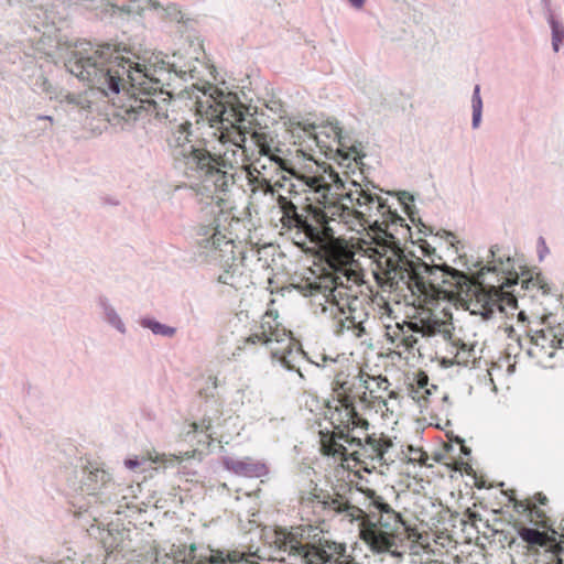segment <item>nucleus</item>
Returning <instances> with one entry per match:
<instances>
[{"mask_svg":"<svg viewBox=\"0 0 564 564\" xmlns=\"http://www.w3.org/2000/svg\"><path fill=\"white\" fill-rule=\"evenodd\" d=\"M351 208L343 204H300L296 196L279 195L276 207L281 229L302 249L312 245L321 250L327 268L325 273L310 283L311 295L321 296L322 313L334 321L338 335L350 333L360 338L366 333L368 315L362 300L352 291L364 279V262L368 261L373 272L376 257L372 251L383 252L384 245L362 248L352 239L336 237L337 227L346 225L350 230L371 229L387 234L391 227L403 226L404 219L393 212L386 199L360 184L352 183L346 193Z\"/></svg>","mask_w":564,"mask_h":564,"instance_id":"nucleus-1","label":"nucleus"},{"mask_svg":"<svg viewBox=\"0 0 564 564\" xmlns=\"http://www.w3.org/2000/svg\"><path fill=\"white\" fill-rule=\"evenodd\" d=\"M247 108L242 104L217 102L215 118L210 119L207 140L210 150L196 148L191 137V123L177 126L167 139L169 148L180 167L188 177L200 181L206 195L214 198L218 193H226L235 184L239 167H245L250 183L258 182L264 194L275 195L274 186L265 178L256 177L251 166H245L246 128L242 126Z\"/></svg>","mask_w":564,"mask_h":564,"instance_id":"nucleus-2","label":"nucleus"},{"mask_svg":"<svg viewBox=\"0 0 564 564\" xmlns=\"http://www.w3.org/2000/svg\"><path fill=\"white\" fill-rule=\"evenodd\" d=\"M65 66L69 73L105 95L126 93L128 102L122 105V118L126 120L150 116L156 110V102L150 98L151 90H155L154 83L145 68L110 45L98 48L89 45V50L75 51Z\"/></svg>","mask_w":564,"mask_h":564,"instance_id":"nucleus-3","label":"nucleus"},{"mask_svg":"<svg viewBox=\"0 0 564 564\" xmlns=\"http://www.w3.org/2000/svg\"><path fill=\"white\" fill-rule=\"evenodd\" d=\"M382 250L381 253L372 251L377 259L373 268L377 283L383 290L398 292L405 300L410 293L412 305L427 306L441 294H458L468 288L469 278L447 264H427L390 246H383Z\"/></svg>","mask_w":564,"mask_h":564,"instance_id":"nucleus-4","label":"nucleus"},{"mask_svg":"<svg viewBox=\"0 0 564 564\" xmlns=\"http://www.w3.org/2000/svg\"><path fill=\"white\" fill-rule=\"evenodd\" d=\"M386 377H371L358 371L350 373L339 371L332 383V395L326 402L325 416L335 427L360 429L367 432L369 421L365 412H359L355 405L358 399L362 409L375 410L382 416L388 412L389 401L398 399V393L390 389Z\"/></svg>","mask_w":564,"mask_h":564,"instance_id":"nucleus-5","label":"nucleus"},{"mask_svg":"<svg viewBox=\"0 0 564 564\" xmlns=\"http://www.w3.org/2000/svg\"><path fill=\"white\" fill-rule=\"evenodd\" d=\"M278 313L267 311L261 317L258 330L242 339L238 349H246L249 345H264L271 357L282 365L290 367V355L295 346L292 333L278 321Z\"/></svg>","mask_w":564,"mask_h":564,"instance_id":"nucleus-6","label":"nucleus"},{"mask_svg":"<svg viewBox=\"0 0 564 564\" xmlns=\"http://www.w3.org/2000/svg\"><path fill=\"white\" fill-rule=\"evenodd\" d=\"M440 323L436 319L423 318L420 322H405L387 328V340L390 350L406 362L414 361L422 357L420 341L425 336L433 335L440 330Z\"/></svg>","mask_w":564,"mask_h":564,"instance_id":"nucleus-7","label":"nucleus"},{"mask_svg":"<svg viewBox=\"0 0 564 564\" xmlns=\"http://www.w3.org/2000/svg\"><path fill=\"white\" fill-rule=\"evenodd\" d=\"M360 539L376 553H383L397 546L404 521L394 509L377 514V518L366 517L359 519Z\"/></svg>","mask_w":564,"mask_h":564,"instance_id":"nucleus-8","label":"nucleus"},{"mask_svg":"<svg viewBox=\"0 0 564 564\" xmlns=\"http://www.w3.org/2000/svg\"><path fill=\"white\" fill-rule=\"evenodd\" d=\"M251 139L256 147L258 148L259 154L268 156L271 161L276 163V165L293 176V178L283 177V183H276L280 187H288V197L296 196V187L305 186L314 188L317 193H325V191H329L330 183L326 181L325 176H306L305 174L296 173L291 167V162L288 159H284L280 155V149L272 147V139L264 132L254 131L251 134ZM278 194L276 196H279ZM285 196L284 194H282ZM278 197H275L276 199Z\"/></svg>","mask_w":564,"mask_h":564,"instance_id":"nucleus-9","label":"nucleus"},{"mask_svg":"<svg viewBox=\"0 0 564 564\" xmlns=\"http://www.w3.org/2000/svg\"><path fill=\"white\" fill-rule=\"evenodd\" d=\"M392 446L390 438L380 435H368L365 443L355 437V446L349 453V463L344 464V468L359 471L360 469L369 471L376 468V464L387 463L386 454Z\"/></svg>","mask_w":564,"mask_h":564,"instance_id":"nucleus-10","label":"nucleus"},{"mask_svg":"<svg viewBox=\"0 0 564 564\" xmlns=\"http://www.w3.org/2000/svg\"><path fill=\"white\" fill-rule=\"evenodd\" d=\"M519 283H521V289L533 292L532 296L536 293L544 295L550 292L549 284L539 273L535 275L530 274L529 276L527 274H522L521 279L518 275L513 279H506V282L497 286L492 285L487 292L482 290L481 293L477 294V302H484V312H481V314L487 315L492 313L496 306L501 308V304L499 302L502 301L503 295L509 294L508 291H506V288L518 285Z\"/></svg>","mask_w":564,"mask_h":564,"instance_id":"nucleus-11","label":"nucleus"},{"mask_svg":"<svg viewBox=\"0 0 564 564\" xmlns=\"http://www.w3.org/2000/svg\"><path fill=\"white\" fill-rule=\"evenodd\" d=\"M334 427V431H319L321 453L330 457L335 463H339L344 468V464L349 463L352 447L355 446V437H350L348 432L358 429Z\"/></svg>","mask_w":564,"mask_h":564,"instance_id":"nucleus-12","label":"nucleus"},{"mask_svg":"<svg viewBox=\"0 0 564 564\" xmlns=\"http://www.w3.org/2000/svg\"><path fill=\"white\" fill-rule=\"evenodd\" d=\"M301 500L321 503L324 509L333 510L338 513L345 512L350 520H359L365 514L362 509L350 505L346 497L339 494L332 495L329 492H325L317 487H314L307 496L303 495Z\"/></svg>","mask_w":564,"mask_h":564,"instance_id":"nucleus-13","label":"nucleus"},{"mask_svg":"<svg viewBox=\"0 0 564 564\" xmlns=\"http://www.w3.org/2000/svg\"><path fill=\"white\" fill-rule=\"evenodd\" d=\"M519 536L528 543L529 549L533 550L535 546L543 547L546 553H550L549 564H563L562 554L564 549L558 543L554 535H549L545 532H540L535 529L520 527L518 529Z\"/></svg>","mask_w":564,"mask_h":564,"instance_id":"nucleus-14","label":"nucleus"},{"mask_svg":"<svg viewBox=\"0 0 564 564\" xmlns=\"http://www.w3.org/2000/svg\"><path fill=\"white\" fill-rule=\"evenodd\" d=\"M531 348L530 354L539 358L541 361L553 358L557 348L562 346L563 338L555 327H543L535 329L530 335Z\"/></svg>","mask_w":564,"mask_h":564,"instance_id":"nucleus-15","label":"nucleus"},{"mask_svg":"<svg viewBox=\"0 0 564 564\" xmlns=\"http://www.w3.org/2000/svg\"><path fill=\"white\" fill-rule=\"evenodd\" d=\"M322 176H325L326 181L330 183L329 186V191H325V193L321 192V193H317L314 191V188H311V187H307L311 192L315 193L318 195V197L316 198V203H312V205H325V202H327L328 204H337L335 202V195H339L337 193V191L344 188V183L341 182L338 173L334 172L333 170H330L328 173L327 171H324V174ZM296 198H297V202L300 204H311L310 202V198H305V202H302L301 197L299 196V194L296 193Z\"/></svg>","mask_w":564,"mask_h":564,"instance_id":"nucleus-16","label":"nucleus"},{"mask_svg":"<svg viewBox=\"0 0 564 564\" xmlns=\"http://www.w3.org/2000/svg\"><path fill=\"white\" fill-rule=\"evenodd\" d=\"M332 131L334 133V142H336L337 148V156H338V163L340 165H345L347 167L351 166V162H354L355 166L358 167L361 163L362 158L365 154L361 152V150L355 145L345 148L340 142V129L338 127H332Z\"/></svg>","mask_w":564,"mask_h":564,"instance_id":"nucleus-17","label":"nucleus"},{"mask_svg":"<svg viewBox=\"0 0 564 564\" xmlns=\"http://www.w3.org/2000/svg\"><path fill=\"white\" fill-rule=\"evenodd\" d=\"M209 242L215 252H218L215 253V258L223 259L230 256V258L235 260V243L231 238H228L225 234L216 229L210 237Z\"/></svg>","mask_w":564,"mask_h":564,"instance_id":"nucleus-18","label":"nucleus"},{"mask_svg":"<svg viewBox=\"0 0 564 564\" xmlns=\"http://www.w3.org/2000/svg\"><path fill=\"white\" fill-rule=\"evenodd\" d=\"M453 347L455 348L454 352V362L459 366H469L474 365L477 359V352L474 345H468L465 343H454Z\"/></svg>","mask_w":564,"mask_h":564,"instance_id":"nucleus-19","label":"nucleus"},{"mask_svg":"<svg viewBox=\"0 0 564 564\" xmlns=\"http://www.w3.org/2000/svg\"><path fill=\"white\" fill-rule=\"evenodd\" d=\"M366 496L369 499V513H366V517H369L370 519H375L377 518V514L393 509L391 505L375 490L368 489L366 491Z\"/></svg>","mask_w":564,"mask_h":564,"instance_id":"nucleus-20","label":"nucleus"},{"mask_svg":"<svg viewBox=\"0 0 564 564\" xmlns=\"http://www.w3.org/2000/svg\"><path fill=\"white\" fill-rule=\"evenodd\" d=\"M429 377L424 372H420L416 379V388L412 386L411 395L417 402L425 401L430 394L427 389Z\"/></svg>","mask_w":564,"mask_h":564,"instance_id":"nucleus-21","label":"nucleus"},{"mask_svg":"<svg viewBox=\"0 0 564 564\" xmlns=\"http://www.w3.org/2000/svg\"><path fill=\"white\" fill-rule=\"evenodd\" d=\"M406 458L409 463L419 464L420 466H432L427 464L429 455L422 448L409 446L406 451Z\"/></svg>","mask_w":564,"mask_h":564,"instance_id":"nucleus-22","label":"nucleus"},{"mask_svg":"<svg viewBox=\"0 0 564 564\" xmlns=\"http://www.w3.org/2000/svg\"><path fill=\"white\" fill-rule=\"evenodd\" d=\"M530 521L536 525H545L547 517L545 512L533 502L529 512Z\"/></svg>","mask_w":564,"mask_h":564,"instance_id":"nucleus-23","label":"nucleus"},{"mask_svg":"<svg viewBox=\"0 0 564 564\" xmlns=\"http://www.w3.org/2000/svg\"><path fill=\"white\" fill-rule=\"evenodd\" d=\"M238 271H239L238 264L231 263L229 265V269L226 270L224 273H221L218 276V281L224 284L235 285V283H236L235 275Z\"/></svg>","mask_w":564,"mask_h":564,"instance_id":"nucleus-24","label":"nucleus"},{"mask_svg":"<svg viewBox=\"0 0 564 564\" xmlns=\"http://www.w3.org/2000/svg\"><path fill=\"white\" fill-rule=\"evenodd\" d=\"M511 502L513 506V510L519 513H529L530 509L532 508L533 500L530 498L519 500L517 498H511Z\"/></svg>","mask_w":564,"mask_h":564,"instance_id":"nucleus-25","label":"nucleus"},{"mask_svg":"<svg viewBox=\"0 0 564 564\" xmlns=\"http://www.w3.org/2000/svg\"><path fill=\"white\" fill-rule=\"evenodd\" d=\"M149 328H151V330L154 333V334H159V335H163V336H173L175 334V328L173 327H170V326H166V325H163L159 322H150L148 324Z\"/></svg>","mask_w":564,"mask_h":564,"instance_id":"nucleus-26","label":"nucleus"},{"mask_svg":"<svg viewBox=\"0 0 564 564\" xmlns=\"http://www.w3.org/2000/svg\"><path fill=\"white\" fill-rule=\"evenodd\" d=\"M552 34H553V39H552L553 48L555 52H557L558 45L562 42V40L564 39V31L560 30V28L557 26V24L555 22H552Z\"/></svg>","mask_w":564,"mask_h":564,"instance_id":"nucleus-27","label":"nucleus"},{"mask_svg":"<svg viewBox=\"0 0 564 564\" xmlns=\"http://www.w3.org/2000/svg\"><path fill=\"white\" fill-rule=\"evenodd\" d=\"M402 531L406 534V539L413 543L419 542V540L421 539V533L417 531V529L410 528L405 523L401 528V532Z\"/></svg>","mask_w":564,"mask_h":564,"instance_id":"nucleus-28","label":"nucleus"},{"mask_svg":"<svg viewBox=\"0 0 564 564\" xmlns=\"http://www.w3.org/2000/svg\"><path fill=\"white\" fill-rule=\"evenodd\" d=\"M482 102L480 98V89L479 86L475 87L474 95H473V110L479 109L481 110Z\"/></svg>","mask_w":564,"mask_h":564,"instance_id":"nucleus-29","label":"nucleus"},{"mask_svg":"<svg viewBox=\"0 0 564 564\" xmlns=\"http://www.w3.org/2000/svg\"><path fill=\"white\" fill-rule=\"evenodd\" d=\"M400 202L404 205L405 209H409L408 202H413V196L406 192H403L400 196Z\"/></svg>","mask_w":564,"mask_h":564,"instance_id":"nucleus-30","label":"nucleus"},{"mask_svg":"<svg viewBox=\"0 0 564 564\" xmlns=\"http://www.w3.org/2000/svg\"><path fill=\"white\" fill-rule=\"evenodd\" d=\"M531 499L534 501L535 505L536 502H539L540 505H545L547 502L546 496L543 495L542 492L535 494Z\"/></svg>","mask_w":564,"mask_h":564,"instance_id":"nucleus-31","label":"nucleus"},{"mask_svg":"<svg viewBox=\"0 0 564 564\" xmlns=\"http://www.w3.org/2000/svg\"><path fill=\"white\" fill-rule=\"evenodd\" d=\"M481 118V110L475 109L473 110V126L474 128H477Z\"/></svg>","mask_w":564,"mask_h":564,"instance_id":"nucleus-32","label":"nucleus"},{"mask_svg":"<svg viewBox=\"0 0 564 564\" xmlns=\"http://www.w3.org/2000/svg\"><path fill=\"white\" fill-rule=\"evenodd\" d=\"M354 7L361 8L365 3V0H348Z\"/></svg>","mask_w":564,"mask_h":564,"instance_id":"nucleus-33","label":"nucleus"},{"mask_svg":"<svg viewBox=\"0 0 564 564\" xmlns=\"http://www.w3.org/2000/svg\"><path fill=\"white\" fill-rule=\"evenodd\" d=\"M208 381L210 382V384L213 386L214 389L217 388V377L215 376H209L208 377Z\"/></svg>","mask_w":564,"mask_h":564,"instance_id":"nucleus-34","label":"nucleus"},{"mask_svg":"<svg viewBox=\"0 0 564 564\" xmlns=\"http://www.w3.org/2000/svg\"><path fill=\"white\" fill-rule=\"evenodd\" d=\"M126 465L129 467V468H134L135 466H138V462L137 460H127L126 462Z\"/></svg>","mask_w":564,"mask_h":564,"instance_id":"nucleus-35","label":"nucleus"},{"mask_svg":"<svg viewBox=\"0 0 564 564\" xmlns=\"http://www.w3.org/2000/svg\"><path fill=\"white\" fill-rule=\"evenodd\" d=\"M506 495L508 496V499H509L510 502H511V498H516V491L514 490H509V492H506Z\"/></svg>","mask_w":564,"mask_h":564,"instance_id":"nucleus-36","label":"nucleus"},{"mask_svg":"<svg viewBox=\"0 0 564 564\" xmlns=\"http://www.w3.org/2000/svg\"><path fill=\"white\" fill-rule=\"evenodd\" d=\"M512 302H516V299H514V297H510V299H508L507 304H511Z\"/></svg>","mask_w":564,"mask_h":564,"instance_id":"nucleus-37","label":"nucleus"},{"mask_svg":"<svg viewBox=\"0 0 564 564\" xmlns=\"http://www.w3.org/2000/svg\"><path fill=\"white\" fill-rule=\"evenodd\" d=\"M41 119H46V120L53 121L52 117H48V116H46V117H41Z\"/></svg>","mask_w":564,"mask_h":564,"instance_id":"nucleus-38","label":"nucleus"}]
</instances>
